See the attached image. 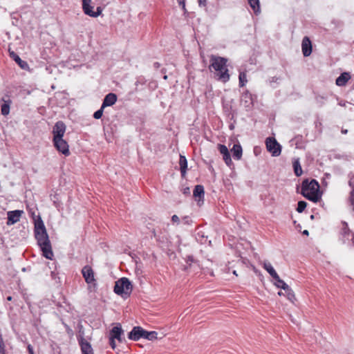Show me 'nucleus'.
<instances>
[{
  "mask_svg": "<svg viewBox=\"0 0 354 354\" xmlns=\"http://www.w3.org/2000/svg\"><path fill=\"white\" fill-rule=\"evenodd\" d=\"M351 79V75L348 73H342L337 79L336 84L339 86H345L347 82Z\"/></svg>",
  "mask_w": 354,
  "mask_h": 354,
  "instance_id": "obj_19",
  "label": "nucleus"
},
{
  "mask_svg": "<svg viewBox=\"0 0 354 354\" xmlns=\"http://www.w3.org/2000/svg\"><path fill=\"white\" fill-rule=\"evenodd\" d=\"M349 202L351 203V205L353 207L354 209V189L351 192V195L349 197Z\"/></svg>",
  "mask_w": 354,
  "mask_h": 354,
  "instance_id": "obj_34",
  "label": "nucleus"
},
{
  "mask_svg": "<svg viewBox=\"0 0 354 354\" xmlns=\"http://www.w3.org/2000/svg\"><path fill=\"white\" fill-rule=\"evenodd\" d=\"M261 265L273 279L278 278L277 272L270 262L264 261L261 263Z\"/></svg>",
  "mask_w": 354,
  "mask_h": 354,
  "instance_id": "obj_18",
  "label": "nucleus"
},
{
  "mask_svg": "<svg viewBox=\"0 0 354 354\" xmlns=\"http://www.w3.org/2000/svg\"><path fill=\"white\" fill-rule=\"evenodd\" d=\"M207 0H198L200 6H205L206 5Z\"/></svg>",
  "mask_w": 354,
  "mask_h": 354,
  "instance_id": "obj_40",
  "label": "nucleus"
},
{
  "mask_svg": "<svg viewBox=\"0 0 354 354\" xmlns=\"http://www.w3.org/2000/svg\"><path fill=\"white\" fill-rule=\"evenodd\" d=\"M223 158L227 165L230 166L231 165H232V159L230 157V152H228L226 154L223 155Z\"/></svg>",
  "mask_w": 354,
  "mask_h": 354,
  "instance_id": "obj_31",
  "label": "nucleus"
},
{
  "mask_svg": "<svg viewBox=\"0 0 354 354\" xmlns=\"http://www.w3.org/2000/svg\"><path fill=\"white\" fill-rule=\"evenodd\" d=\"M248 1L254 14L258 15L261 12L259 0H248Z\"/></svg>",
  "mask_w": 354,
  "mask_h": 354,
  "instance_id": "obj_23",
  "label": "nucleus"
},
{
  "mask_svg": "<svg viewBox=\"0 0 354 354\" xmlns=\"http://www.w3.org/2000/svg\"><path fill=\"white\" fill-rule=\"evenodd\" d=\"M353 236L351 232L348 227V225L345 222L342 223V229L340 231V238L344 243L350 239Z\"/></svg>",
  "mask_w": 354,
  "mask_h": 354,
  "instance_id": "obj_12",
  "label": "nucleus"
},
{
  "mask_svg": "<svg viewBox=\"0 0 354 354\" xmlns=\"http://www.w3.org/2000/svg\"><path fill=\"white\" fill-rule=\"evenodd\" d=\"M266 146L268 151H269L272 156L277 157L280 156L281 153V146L274 138H267L266 140Z\"/></svg>",
  "mask_w": 354,
  "mask_h": 354,
  "instance_id": "obj_5",
  "label": "nucleus"
},
{
  "mask_svg": "<svg viewBox=\"0 0 354 354\" xmlns=\"http://www.w3.org/2000/svg\"><path fill=\"white\" fill-rule=\"evenodd\" d=\"M143 328L140 326H135L132 330L129 333V338L130 339L137 341L143 337Z\"/></svg>",
  "mask_w": 354,
  "mask_h": 354,
  "instance_id": "obj_14",
  "label": "nucleus"
},
{
  "mask_svg": "<svg viewBox=\"0 0 354 354\" xmlns=\"http://www.w3.org/2000/svg\"><path fill=\"white\" fill-rule=\"evenodd\" d=\"M155 66L158 67L159 66V64L158 63H155Z\"/></svg>",
  "mask_w": 354,
  "mask_h": 354,
  "instance_id": "obj_46",
  "label": "nucleus"
},
{
  "mask_svg": "<svg viewBox=\"0 0 354 354\" xmlns=\"http://www.w3.org/2000/svg\"><path fill=\"white\" fill-rule=\"evenodd\" d=\"M239 86L240 87H243L245 85V84L247 83L248 80H247V75H246V73L244 72V71H241L239 73Z\"/></svg>",
  "mask_w": 354,
  "mask_h": 354,
  "instance_id": "obj_28",
  "label": "nucleus"
},
{
  "mask_svg": "<svg viewBox=\"0 0 354 354\" xmlns=\"http://www.w3.org/2000/svg\"><path fill=\"white\" fill-rule=\"evenodd\" d=\"M65 131L66 125L62 121L57 122L53 129V138H63Z\"/></svg>",
  "mask_w": 354,
  "mask_h": 354,
  "instance_id": "obj_11",
  "label": "nucleus"
},
{
  "mask_svg": "<svg viewBox=\"0 0 354 354\" xmlns=\"http://www.w3.org/2000/svg\"><path fill=\"white\" fill-rule=\"evenodd\" d=\"M274 279L275 280L274 285L278 288H281L284 290H287L288 288L290 287L283 280L280 279L279 276H278V278H275Z\"/></svg>",
  "mask_w": 354,
  "mask_h": 354,
  "instance_id": "obj_25",
  "label": "nucleus"
},
{
  "mask_svg": "<svg viewBox=\"0 0 354 354\" xmlns=\"http://www.w3.org/2000/svg\"><path fill=\"white\" fill-rule=\"evenodd\" d=\"M53 145L56 149L64 154L66 156L70 155L69 146L67 142L63 139V138H53Z\"/></svg>",
  "mask_w": 354,
  "mask_h": 354,
  "instance_id": "obj_7",
  "label": "nucleus"
},
{
  "mask_svg": "<svg viewBox=\"0 0 354 354\" xmlns=\"http://www.w3.org/2000/svg\"><path fill=\"white\" fill-rule=\"evenodd\" d=\"M171 221L173 223L178 224L180 222V218L177 215H173L171 217Z\"/></svg>",
  "mask_w": 354,
  "mask_h": 354,
  "instance_id": "obj_35",
  "label": "nucleus"
},
{
  "mask_svg": "<svg viewBox=\"0 0 354 354\" xmlns=\"http://www.w3.org/2000/svg\"><path fill=\"white\" fill-rule=\"evenodd\" d=\"M302 53L305 57L309 56L312 53L311 41L308 37H305L301 43Z\"/></svg>",
  "mask_w": 354,
  "mask_h": 354,
  "instance_id": "obj_13",
  "label": "nucleus"
},
{
  "mask_svg": "<svg viewBox=\"0 0 354 354\" xmlns=\"http://www.w3.org/2000/svg\"><path fill=\"white\" fill-rule=\"evenodd\" d=\"M143 338L147 339L148 340H153L157 339L158 333L156 331H147L143 330Z\"/></svg>",
  "mask_w": 354,
  "mask_h": 354,
  "instance_id": "obj_26",
  "label": "nucleus"
},
{
  "mask_svg": "<svg viewBox=\"0 0 354 354\" xmlns=\"http://www.w3.org/2000/svg\"><path fill=\"white\" fill-rule=\"evenodd\" d=\"M179 4L182 6L183 10H185V0H178Z\"/></svg>",
  "mask_w": 354,
  "mask_h": 354,
  "instance_id": "obj_39",
  "label": "nucleus"
},
{
  "mask_svg": "<svg viewBox=\"0 0 354 354\" xmlns=\"http://www.w3.org/2000/svg\"><path fill=\"white\" fill-rule=\"evenodd\" d=\"M302 195L313 202H317L321 198L319 185L317 180L313 179L310 181L304 180L301 185Z\"/></svg>",
  "mask_w": 354,
  "mask_h": 354,
  "instance_id": "obj_3",
  "label": "nucleus"
},
{
  "mask_svg": "<svg viewBox=\"0 0 354 354\" xmlns=\"http://www.w3.org/2000/svg\"><path fill=\"white\" fill-rule=\"evenodd\" d=\"M2 101L3 102V104H2L1 106V114L3 115H8L10 113V107L12 102L9 97H8V99L3 97Z\"/></svg>",
  "mask_w": 354,
  "mask_h": 354,
  "instance_id": "obj_20",
  "label": "nucleus"
},
{
  "mask_svg": "<svg viewBox=\"0 0 354 354\" xmlns=\"http://www.w3.org/2000/svg\"><path fill=\"white\" fill-rule=\"evenodd\" d=\"M117 101V95L115 93H110L107 94L102 102V109H104L106 106H110L113 105Z\"/></svg>",
  "mask_w": 354,
  "mask_h": 354,
  "instance_id": "obj_15",
  "label": "nucleus"
},
{
  "mask_svg": "<svg viewBox=\"0 0 354 354\" xmlns=\"http://www.w3.org/2000/svg\"><path fill=\"white\" fill-rule=\"evenodd\" d=\"M218 150L222 155L226 154L229 152L227 147L224 145H218Z\"/></svg>",
  "mask_w": 354,
  "mask_h": 354,
  "instance_id": "obj_32",
  "label": "nucleus"
},
{
  "mask_svg": "<svg viewBox=\"0 0 354 354\" xmlns=\"http://www.w3.org/2000/svg\"><path fill=\"white\" fill-rule=\"evenodd\" d=\"M23 214L24 211L19 209L8 212V221L6 222V224L8 225H12L17 223L18 221H19Z\"/></svg>",
  "mask_w": 354,
  "mask_h": 354,
  "instance_id": "obj_9",
  "label": "nucleus"
},
{
  "mask_svg": "<svg viewBox=\"0 0 354 354\" xmlns=\"http://www.w3.org/2000/svg\"><path fill=\"white\" fill-rule=\"evenodd\" d=\"M29 354H34L33 348L30 344L27 346Z\"/></svg>",
  "mask_w": 354,
  "mask_h": 354,
  "instance_id": "obj_38",
  "label": "nucleus"
},
{
  "mask_svg": "<svg viewBox=\"0 0 354 354\" xmlns=\"http://www.w3.org/2000/svg\"><path fill=\"white\" fill-rule=\"evenodd\" d=\"M193 195L195 198L201 199L204 196V187L202 185H198L195 187L193 192Z\"/></svg>",
  "mask_w": 354,
  "mask_h": 354,
  "instance_id": "obj_24",
  "label": "nucleus"
},
{
  "mask_svg": "<svg viewBox=\"0 0 354 354\" xmlns=\"http://www.w3.org/2000/svg\"><path fill=\"white\" fill-rule=\"evenodd\" d=\"M10 55V57L15 61V62L19 66V67L21 69L26 71L29 70L30 68L28 64L26 61L22 60L18 55H17L14 52H11Z\"/></svg>",
  "mask_w": 354,
  "mask_h": 354,
  "instance_id": "obj_16",
  "label": "nucleus"
},
{
  "mask_svg": "<svg viewBox=\"0 0 354 354\" xmlns=\"http://www.w3.org/2000/svg\"><path fill=\"white\" fill-rule=\"evenodd\" d=\"M132 288L133 287L130 281L126 277H122L115 281L114 292L117 295L126 298L130 295Z\"/></svg>",
  "mask_w": 354,
  "mask_h": 354,
  "instance_id": "obj_4",
  "label": "nucleus"
},
{
  "mask_svg": "<svg viewBox=\"0 0 354 354\" xmlns=\"http://www.w3.org/2000/svg\"><path fill=\"white\" fill-rule=\"evenodd\" d=\"M293 168L295 174L297 176H300L302 174L301 167L298 161L293 163Z\"/></svg>",
  "mask_w": 354,
  "mask_h": 354,
  "instance_id": "obj_29",
  "label": "nucleus"
},
{
  "mask_svg": "<svg viewBox=\"0 0 354 354\" xmlns=\"http://www.w3.org/2000/svg\"><path fill=\"white\" fill-rule=\"evenodd\" d=\"M307 203L305 201H301L298 202L297 211L299 213L302 212L306 207Z\"/></svg>",
  "mask_w": 354,
  "mask_h": 354,
  "instance_id": "obj_30",
  "label": "nucleus"
},
{
  "mask_svg": "<svg viewBox=\"0 0 354 354\" xmlns=\"http://www.w3.org/2000/svg\"><path fill=\"white\" fill-rule=\"evenodd\" d=\"M179 165L181 175L182 176H185L187 168V161L185 156L180 155Z\"/></svg>",
  "mask_w": 354,
  "mask_h": 354,
  "instance_id": "obj_22",
  "label": "nucleus"
},
{
  "mask_svg": "<svg viewBox=\"0 0 354 354\" xmlns=\"http://www.w3.org/2000/svg\"><path fill=\"white\" fill-rule=\"evenodd\" d=\"M103 110H104V109H102V106L99 110H97V111H95L94 113V114H93L94 118H95V119L101 118L102 116V114H103Z\"/></svg>",
  "mask_w": 354,
  "mask_h": 354,
  "instance_id": "obj_33",
  "label": "nucleus"
},
{
  "mask_svg": "<svg viewBox=\"0 0 354 354\" xmlns=\"http://www.w3.org/2000/svg\"><path fill=\"white\" fill-rule=\"evenodd\" d=\"M0 354H6L5 346L3 342L0 343Z\"/></svg>",
  "mask_w": 354,
  "mask_h": 354,
  "instance_id": "obj_37",
  "label": "nucleus"
},
{
  "mask_svg": "<svg viewBox=\"0 0 354 354\" xmlns=\"http://www.w3.org/2000/svg\"><path fill=\"white\" fill-rule=\"evenodd\" d=\"M167 78V75H165V76H164V79H165V80H166Z\"/></svg>",
  "mask_w": 354,
  "mask_h": 354,
  "instance_id": "obj_47",
  "label": "nucleus"
},
{
  "mask_svg": "<svg viewBox=\"0 0 354 354\" xmlns=\"http://www.w3.org/2000/svg\"><path fill=\"white\" fill-rule=\"evenodd\" d=\"M342 133H347V130L346 129V130H342Z\"/></svg>",
  "mask_w": 354,
  "mask_h": 354,
  "instance_id": "obj_45",
  "label": "nucleus"
},
{
  "mask_svg": "<svg viewBox=\"0 0 354 354\" xmlns=\"http://www.w3.org/2000/svg\"><path fill=\"white\" fill-rule=\"evenodd\" d=\"M123 331L120 326H114L110 331V337L113 339H116L119 342H122V335Z\"/></svg>",
  "mask_w": 354,
  "mask_h": 354,
  "instance_id": "obj_17",
  "label": "nucleus"
},
{
  "mask_svg": "<svg viewBox=\"0 0 354 354\" xmlns=\"http://www.w3.org/2000/svg\"><path fill=\"white\" fill-rule=\"evenodd\" d=\"M284 290L286 292V296L287 299L292 303H295L296 301V297L293 290L290 287H288L287 290Z\"/></svg>",
  "mask_w": 354,
  "mask_h": 354,
  "instance_id": "obj_27",
  "label": "nucleus"
},
{
  "mask_svg": "<svg viewBox=\"0 0 354 354\" xmlns=\"http://www.w3.org/2000/svg\"><path fill=\"white\" fill-rule=\"evenodd\" d=\"M77 339L82 354H94L91 344L87 340H86L83 336L78 337Z\"/></svg>",
  "mask_w": 354,
  "mask_h": 354,
  "instance_id": "obj_10",
  "label": "nucleus"
},
{
  "mask_svg": "<svg viewBox=\"0 0 354 354\" xmlns=\"http://www.w3.org/2000/svg\"><path fill=\"white\" fill-rule=\"evenodd\" d=\"M7 300L11 301L12 300V297L11 296L8 297H7Z\"/></svg>",
  "mask_w": 354,
  "mask_h": 354,
  "instance_id": "obj_43",
  "label": "nucleus"
},
{
  "mask_svg": "<svg viewBox=\"0 0 354 354\" xmlns=\"http://www.w3.org/2000/svg\"><path fill=\"white\" fill-rule=\"evenodd\" d=\"M82 273L85 279V281L89 285V286L91 287L93 286L94 288H95L96 282L94 277V272L91 267L88 266H84L82 268Z\"/></svg>",
  "mask_w": 354,
  "mask_h": 354,
  "instance_id": "obj_8",
  "label": "nucleus"
},
{
  "mask_svg": "<svg viewBox=\"0 0 354 354\" xmlns=\"http://www.w3.org/2000/svg\"><path fill=\"white\" fill-rule=\"evenodd\" d=\"M93 8L92 0H82V10L85 15L95 18L102 14V8L101 7H97L96 11H94Z\"/></svg>",
  "mask_w": 354,
  "mask_h": 354,
  "instance_id": "obj_6",
  "label": "nucleus"
},
{
  "mask_svg": "<svg viewBox=\"0 0 354 354\" xmlns=\"http://www.w3.org/2000/svg\"><path fill=\"white\" fill-rule=\"evenodd\" d=\"M278 295H279V296H283V295H286V292H285V293H283V292L279 291V292H278Z\"/></svg>",
  "mask_w": 354,
  "mask_h": 354,
  "instance_id": "obj_42",
  "label": "nucleus"
},
{
  "mask_svg": "<svg viewBox=\"0 0 354 354\" xmlns=\"http://www.w3.org/2000/svg\"><path fill=\"white\" fill-rule=\"evenodd\" d=\"M304 234H308V230H304L303 232Z\"/></svg>",
  "mask_w": 354,
  "mask_h": 354,
  "instance_id": "obj_44",
  "label": "nucleus"
},
{
  "mask_svg": "<svg viewBox=\"0 0 354 354\" xmlns=\"http://www.w3.org/2000/svg\"><path fill=\"white\" fill-rule=\"evenodd\" d=\"M3 342L2 340L0 341V343Z\"/></svg>",
  "mask_w": 354,
  "mask_h": 354,
  "instance_id": "obj_49",
  "label": "nucleus"
},
{
  "mask_svg": "<svg viewBox=\"0 0 354 354\" xmlns=\"http://www.w3.org/2000/svg\"><path fill=\"white\" fill-rule=\"evenodd\" d=\"M233 273L236 275V271H234Z\"/></svg>",
  "mask_w": 354,
  "mask_h": 354,
  "instance_id": "obj_48",
  "label": "nucleus"
},
{
  "mask_svg": "<svg viewBox=\"0 0 354 354\" xmlns=\"http://www.w3.org/2000/svg\"><path fill=\"white\" fill-rule=\"evenodd\" d=\"M226 58L212 55L210 57L209 69L214 70L216 80L225 83L230 80V75L227 67Z\"/></svg>",
  "mask_w": 354,
  "mask_h": 354,
  "instance_id": "obj_2",
  "label": "nucleus"
},
{
  "mask_svg": "<svg viewBox=\"0 0 354 354\" xmlns=\"http://www.w3.org/2000/svg\"><path fill=\"white\" fill-rule=\"evenodd\" d=\"M35 236L38 245L42 251V254L48 259H53L54 256L50 241L47 234L45 225L41 220L38 221L35 225Z\"/></svg>",
  "mask_w": 354,
  "mask_h": 354,
  "instance_id": "obj_1",
  "label": "nucleus"
},
{
  "mask_svg": "<svg viewBox=\"0 0 354 354\" xmlns=\"http://www.w3.org/2000/svg\"><path fill=\"white\" fill-rule=\"evenodd\" d=\"M115 339H113V338H111L109 337V344L111 346L112 348H115V346H116V344H115Z\"/></svg>",
  "mask_w": 354,
  "mask_h": 354,
  "instance_id": "obj_36",
  "label": "nucleus"
},
{
  "mask_svg": "<svg viewBox=\"0 0 354 354\" xmlns=\"http://www.w3.org/2000/svg\"><path fill=\"white\" fill-rule=\"evenodd\" d=\"M231 151L234 159L240 160L241 158L243 150L239 144L234 145L233 148L231 149Z\"/></svg>",
  "mask_w": 354,
  "mask_h": 354,
  "instance_id": "obj_21",
  "label": "nucleus"
},
{
  "mask_svg": "<svg viewBox=\"0 0 354 354\" xmlns=\"http://www.w3.org/2000/svg\"><path fill=\"white\" fill-rule=\"evenodd\" d=\"M183 220H184V221H185V223H188V221H188V220H189V219H188V217H184V218H183Z\"/></svg>",
  "mask_w": 354,
  "mask_h": 354,
  "instance_id": "obj_41",
  "label": "nucleus"
}]
</instances>
